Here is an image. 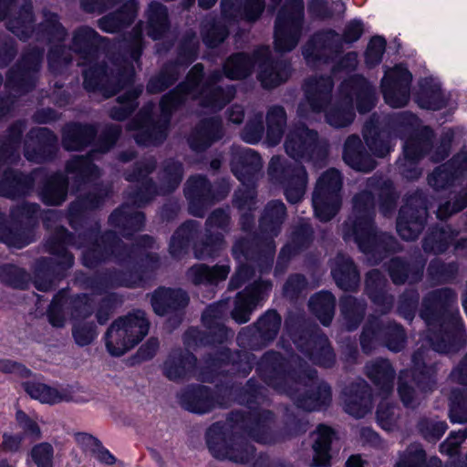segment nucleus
<instances>
[{
    "label": "nucleus",
    "mask_w": 467,
    "mask_h": 467,
    "mask_svg": "<svg viewBox=\"0 0 467 467\" xmlns=\"http://www.w3.org/2000/svg\"><path fill=\"white\" fill-rule=\"evenodd\" d=\"M202 65H195L189 72L186 82L180 85L176 91L163 97L161 101L163 119L160 123L152 124L149 119H145L143 121L134 124L132 129L140 130L136 135L138 143H158L165 138L168 118L172 109L183 100L182 96L195 99L197 94H200V103L211 111L220 110L234 98V89L232 87L223 90L214 86L215 82L221 78L219 73L213 74L209 82L201 87L199 80L202 75Z\"/></svg>",
    "instance_id": "f257e3e1"
},
{
    "label": "nucleus",
    "mask_w": 467,
    "mask_h": 467,
    "mask_svg": "<svg viewBox=\"0 0 467 467\" xmlns=\"http://www.w3.org/2000/svg\"><path fill=\"white\" fill-rule=\"evenodd\" d=\"M456 301L455 294L450 289L432 292L423 301L421 317L427 322L430 330L439 324L441 331L430 338L433 349L441 353H448L453 349V341L462 336V323L458 315L446 308Z\"/></svg>",
    "instance_id": "f03ea898"
},
{
    "label": "nucleus",
    "mask_w": 467,
    "mask_h": 467,
    "mask_svg": "<svg viewBox=\"0 0 467 467\" xmlns=\"http://www.w3.org/2000/svg\"><path fill=\"white\" fill-rule=\"evenodd\" d=\"M333 83L329 78H311L305 86L306 100L298 107V115L306 119H317V115L325 112L327 122L342 128L349 125L355 117L352 109L353 99L347 96L340 101L328 103Z\"/></svg>",
    "instance_id": "7ed1b4c3"
},
{
    "label": "nucleus",
    "mask_w": 467,
    "mask_h": 467,
    "mask_svg": "<svg viewBox=\"0 0 467 467\" xmlns=\"http://www.w3.org/2000/svg\"><path fill=\"white\" fill-rule=\"evenodd\" d=\"M372 210L373 200L370 192L355 196L352 217L345 223L343 229L345 240L353 238L359 249L366 254L380 249V240H392L386 234L377 235L372 224Z\"/></svg>",
    "instance_id": "20e7f679"
},
{
    "label": "nucleus",
    "mask_w": 467,
    "mask_h": 467,
    "mask_svg": "<svg viewBox=\"0 0 467 467\" xmlns=\"http://www.w3.org/2000/svg\"><path fill=\"white\" fill-rule=\"evenodd\" d=\"M72 318H85L91 315L92 307L85 296L68 299L64 295L56 296L49 310L48 319L53 327H61L65 325V311H69ZM73 337L78 346L90 344L97 337L96 327L92 323L76 321L73 326Z\"/></svg>",
    "instance_id": "39448f33"
},
{
    "label": "nucleus",
    "mask_w": 467,
    "mask_h": 467,
    "mask_svg": "<svg viewBox=\"0 0 467 467\" xmlns=\"http://www.w3.org/2000/svg\"><path fill=\"white\" fill-rule=\"evenodd\" d=\"M149 321L142 311H136L115 320L106 334V347L113 356H121L135 347L148 334Z\"/></svg>",
    "instance_id": "423d86ee"
},
{
    "label": "nucleus",
    "mask_w": 467,
    "mask_h": 467,
    "mask_svg": "<svg viewBox=\"0 0 467 467\" xmlns=\"http://www.w3.org/2000/svg\"><path fill=\"white\" fill-rule=\"evenodd\" d=\"M363 33V26L359 21L349 22L340 37L334 31L317 34L305 47L304 57L308 64H316L327 60L342 47V42L352 43L357 41Z\"/></svg>",
    "instance_id": "0eeeda50"
},
{
    "label": "nucleus",
    "mask_w": 467,
    "mask_h": 467,
    "mask_svg": "<svg viewBox=\"0 0 467 467\" xmlns=\"http://www.w3.org/2000/svg\"><path fill=\"white\" fill-rule=\"evenodd\" d=\"M341 176L334 169L324 172L317 181L313 194V207L320 221L327 222L337 213L341 204Z\"/></svg>",
    "instance_id": "6e6552de"
},
{
    "label": "nucleus",
    "mask_w": 467,
    "mask_h": 467,
    "mask_svg": "<svg viewBox=\"0 0 467 467\" xmlns=\"http://www.w3.org/2000/svg\"><path fill=\"white\" fill-rule=\"evenodd\" d=\"M303 11V0H291L278 14L275 32L277 51L287 52L297 45Z\"/></svg>",
    "instance_id": "1a4fd4ad"
},
{
    "label": "nucleus",
    "mask_w": 467,
    "mask_h": 467,
    "mask_svg": "<svg viewBox=\"0 0 467 467\" xmlns=\"http://www.w3.org/2000/svg\"><path fill=\"white\" fill-rule=\"evenodd\" d=\"M207 443L211 453L219 460L245 462L254 454L253 446L241 437H226L219 425H213L207 432Z\"/></svg>",
    "instance_id": "9d476101"
},
{
    "label": "nucleus",
    "mask_w": 467,
    "mask_h": 467,
    "mask_svg": "<svg viewBox=\"0 0 467 467\" xmlns=\"http://www.w3.org/2000/svg\"><path fill=\"white\" fill-rule=\"evenodd\" d=\"M268 172L274 180L285 179V193L288 202H297L302 199L307 181L306 170L302 166H285L281 158L275 156L270 161Z\"/></svg>",
    "instance_id": "9b49d317"
},
{
    "label": "nucleus",
    "mask_w": 467,
    "mask_h": 467,
    "mask_svg": "<svg viewBox=\"0 0 467 467\" xmlns=\"http://www.w3.org/2000/svg\"><path fill=\"white\" fill-rule=\"evenodd\" d=\"M411 74L403 67L396 66L385 72L381 80L384 99L392 108L405 106L410 99Z\"/></svg>",
    "instance_id": "f8f14e48"
},
{
    "label": "nucleus",
    "mask_w": 467,
    "mask_h": 467,
    "mask_svg": "<svg viewBox=\"0 0 467 467\" xmlns=\"http://www.w3.org/2000/svg\"><path fill=\"white\" fill-rule=\"evenodd\" d=\"M426 209L420 198H411L400 212L397 231L404 240H414L423 228Z\"/></svg>",
    "instance_id": "ddd939ff"
},
{
    "label": "nucleus",
    "mask_w": 467,
    "mask_h": 467,
    "mask_svg": "<svg viewBox=\"0 0 467 467\" xmlns=\"http://www.w3.org/2000/svg\"><path fill=\"white\" fill-rule=\"evenodd\" d=\"M270 288L271 285L268 282H259L239 293L232 311L233 318L238 323H246L252 311L264 299Z\"/></svg>",
    "instance_id": "4468645a"
},
{
    "label": "nucleus",
    "mask_w": 467,
    "mask_h": 467,
    "mask_svg": "<svg viewBox=\"0 0 467 467\" xmlns=\"http://www.w3.org/2000/svg\"><path fill=\"white\" fill-rule=\"evenodd\" d=\"M317 135L304 126L295 127L289 130L285 149L286 153L293 159H304L310 155L313 150Z\"/></svg>",
    "instance_id": "2eb2a0df"
},
{
    "label": "nucleus",
    "mask_w": 467,
    "mask_h": 467,
    "mask_svg": "<svg viewBox=\"0 0 467 467\" xmlns=\"http://www.w3.org/2000/svg\"><path fill=\"white\" fill-rule=\"evenodd\" d=\"M429 145V140L422 138L410 139L405 142L404 158L399 161V167L407 179L413 180L420 175L415 164L424 155Z\"/></svg>",
    "instance_id": "dca6fc26"
},
{
    "label": "nucleus",
    "mask_w": 467,
    "mask_h": 467,
    "mask_svg": "<svg viewBox=\"0 0 467 467\" xmlns=\"http://www.w3.org/2000/svg\"><path fill=\"white\" fill-rule=\"evenodd\" d=\"M223 13L225 17H240L254 21L264 10L263 0H222Z\"/></svg>",
    "instance_id": "f3484780"
},
{
    "label": "nucleus",
    "mask_w": 467,
    "mask_h": 467,
    "mask_svg": "<svg viewBox=\"0 0 467 467\" xmlns=\"http://www.w3.org/2000/svg\"><path fill=\"white\" fill-rule=\"evenodd\" d=\"M187 303L188 296L185 292L181 289L171 290L160 288L151 296L152 308L159 316L165 315L170 309L184 306Z\"/></svg>",
    "instance_id": "a211bd4d"
},
{
    "label": "nucleus",
    "mask_w": 467,
    "mask_h": 467,
    "mask_svg": "<svg viewBox=\"0 0 467 467\" xmlns=\"http://www.w3.org/2000/svg\"><path fill=\"white\" fill-rule=\"evenodd\" d=\"M223 136L222 122L215 119L203 121L190 138L191 148L203 150Z\"/></svg>",
    "instance_id": "6ab92c4d"
},
{
    "label": "nucleus",
    "mask_w": 467,
    "mask_h": 467,
    "mask_svg": "<svg viewBox=\"0 0 467 467\" xmlns=\"http://www.w3.org/2000/svg\"><path fill=\"white\" fill-rule=\"evenodd\" d=\"M361 141L358 136L348 138L344 148V160L351 168L360 171H369L375 167V161L360 150Z\"/></svg>",
    "instance_id": "aec40b11"
},
{
    "label": "nucleus",
    "mask_w": 467,
    "mask_h": 467,
    "mask_svg": "<svg viewBox=\"0 0 467 467\" xmlns=\"http://www.w3.org/2000/svg\"><path fill=\"white\" fill-rule=\"evenodd\" d=\"M368 377L379 387L382 399L392 391L394 370L387 360H379L367 365Z\"/></svg>",
    "instance_id": "412c9836"
},
{
    "label": "nucleus",
    "mask_w": 467,
    "mask_h": 467,
    "mask_svg": "<svg viewBox=\"0 0 467 467\" xmlns=\"http://www.w3.org/2000/svg\"><path fill=\"white\" fill-rule=\"evenodd\" d=\"M368 377L379 387L382 399L392 391L394 370L387 360H379L367 365Z\"/></svg>",
    "instance_id": "4be33fe9"
},
{
    "label": "nucleus",
    "mask_w": 467,
    "mask_h": 467,
    "mask_svg": "<svg viewBox=\"0 0 467 467\" xmlns=\"http://www.w3.org/2000/svg\"><path fill=\"white\" fill-rule=\"evenodd\" d=\"M262 167L260 156L249 148L239 150L233 160V171L240 181H244L247 175L253 176Z\"/></svg>",
    "instance_id": "5701e85b"
},
{
    "label": "nucleus",
    "mask_w": 467,
    "mask_h": 467,
    "mask_svg": "<svg viewBox=\"0 0 467 467\" xmlns=\"http://www.w3.org/2000/svg\"><path fill=\"white\" fill-rule=\"evenodd\" d=\"M332 275L337 285L344 290H350L358 283V274L348 257L338 255L332 267Z\"/></svg>",
    "instance_id": "b1692460"
},
{
    "label": "nucleus",
    "mask_w": 467,
    "mask_h": 467,
    "mask_svg": "<svg viewBox=\"0 0 467 467\" xmlns=\"http://www.w3.org/2000/svg\"><path fill=\"white\" fill-rule=\"evenodd\" d=\"M230 272L227 265H214L209 267L200 264L191 267L188 271V278L195 285L216 284L225 280Z\"/></svg>",
    "instance_id": "393cba45"
},
{
    "label": "nucleus",
    "mask_w": 467,
    "mask_h": 467,
    "mask_svg": "<svg viewBox=\"0 0 467 467\" xmlns=\"http://www.w3.org/2000/svg\"><path fill=\"white\" fill-rule=\"evenodd\" d=\"M285 216V207L283 202L276 201L267 205L260 223L261 231L267 239L278 234Z\"/></svg>",
    "instance_id": "a878e982"
},
{
    "label": "nucleus",
    "mask_w": 467,
    "mask_h": 467,
    "mask_svg": "<svg viewBox=\"0 0 467 467\" xmlns=\"http://www.w3.org/2000/svg\"><path fill=\"white\" fill-rule=\"evenodd\" d=\"M345 410L356 418L365 416L371 410V396L367 384L358 386L355 393H346Z\"/></svg>",
    "instance_id": "bb28decb"
},
{
    "label": "nucleus",
    "mask_w": 467,
    "mask_h": 467,
    "mask_svg": "<svg viewBox=\"0 0 467 467\" xmlns=\"http://www.w3.org/2000/svg\"><path fill=\"white\" fill-rule=\"evenodd\" d=\"M195 362L196 359L191 353H173L165 361L163 371L170 379H178L190 372Z\"/></svg>",
    "instance_id": "cd10ccee"
},
{
    "label": "nucleus",
    "mask_w": 467,
    "mask_h": 467,
    "mask_svg": "<svg viewBox=\"0 0 467 467\" xmlns=\"http://www.w3.org/2000/svg\"><path fill=\"white\" fill-rule=\"evenodd\" d=\"M333 431L326 426H319L315 442L313 444L314 457L313 464L317 467H327L329 465V448L332 441Z\"/></svg>",
    "instance_id": "c85d7f7f"
},
{
    "label": "nucleus",
    "mask_w": 467,
    "mask_h": 467,
    "mask_svg": "<svg viewBox=\"0 0 467 467\" xmlns=\"http://www.w3.org/2000/svg\"><path fill=\"white\" fill-rule=\"evenodd\" d=\"M420 107L427 109H439L443 105L440 84L432 79H425L420 84V92L417 96Z\"/></svg>",
    "instance_id": "c756f323"
},
{
    "label": "nucleus",
    "mask_w": 467,
    "mask_h": 467,
    "mask_svg": "<svg viewBox=\"0 0 467 467\" xmlns=\"http://www.w3.org/2000/svg\"><path fill=\"white\" fill-rule=\"evenodd\" d=\"M286 121L285 112L281 107H273L266 116L267 130L265 142L269 146L277 145L283 135V129Z\"/></svg>",
    "instance_id": "7c9ffc66"
},
{
    "label": "nucleus",
    "mask_w": 467,
    "mask_h": 467,
    "mask_svg": "<svg viewBox=\"0 0 467 467\" xmlns=\"http://www.w3.org/2000/svg\"><path fill=\"white\" fill-rule=\"evenodd\" d=\"M309 306L320 322L327 326L330 324L335 307V297L329 292H320L311 297Z\"/></svg>",
    "instance_id": "2f4dec72"
},
{
    "label": "nucleus",
    "mask_w": 467,
    "mask_h": 467,
    "mask_svg": "<svg viewBox=\"0 0 467 467\" xmlns=\"http://www.w3.org/2000/svg\"><path fill=\"white\" fill-rule=\"evenodd\" d=\"M95 131L91 127L72 125L66 129L63 144L67 150H78L88 144L94 137Z\"/></svg>",
    "instance_id": "473e14b6"
},
{
    "label": "nucleus",
    "mask_w": 467,
    "mask_h": 467,
    "mask_svg": "<svg viewBox=\"0 0 467 467\" xmlns=\"http://www.w3.org/2000/svg\"><path fill=\"white\" fill-rule=\"evenodd\" d=\"M136 5L135 3H128L124 9L119 14L105 16L99 20V27L105 31L113 33L119 30L123 25L130 24L136 16Z\"/></svg>",
    "instance_id": "72a5a7b5"
},
{
    "label": "nucleus",
    "mask_w": 467,
    "mask_h": 467,
    "mask_svg": "<svg viewBox=\"0 0 467 467\" xmlns=\"http://www.w3.org/2000/svg\"><path fill=\"white\" fill-rule=\"evenodd\" d=\"M383 285L384 280L379 271L373 270L368 274L366 280L367 292L376 304L382 305V311L385 312L390 308L392 300L384 294Z\"/></svg>",
    "instance_id": "f704fd0d"
},
{
    "label": "nucleus",
    "mask_w": 467,
    "mask_h": 467,
    "mask_svg": "<svg viewBox=\"0 0 467 467\" xmlns=\"http://www.w3.org/2000/svg\"><path fill=\"white\" fill-rule=\"evenodd\" d=\"M289 67L286 64H266L263 63L259 73V80L265 88H274L288 78Z\"/></svg>",
    "instance_id": "c9c22d12"
},
{
    "label": "nucleus",
    "mask_w": 467,
    "mask_h": 467,
    "mask_svg": "<svg viewBox=\"0 0 467 467\" xmlns=\"http://www.w3.org/2000/svg\"><path fill=\"white\" fill-rule=\"evenodd\" d=\"M16 422L22 431L23 439L28 438L31 441H38L42 438L40 423L42 420L35 414H27L21 410L16 412Z\"/></svg>",
    "instance_id": "e433bc0d"
},
{
    "label": "nucleus",
    "mask_w": 467,
    "mask_h": 467,
    "mask_svg": "<svg viewBox=\"0 0 467 467\" xmlns=\"http://www.w3.org/2000/svg\"><path fill=\"white\" fill-rule=\"evenodd\" d=\"M26 391L42 403L55 404L66 400V395L42 383H26Z\"/></svg>",
    "instance_id": "4c0bfd02"
},
{
    "label": "nucleus",
    "mask_w": 467,
    "mask_h": 467,
    "mask_svg": "<svg viewBox=\"0 0 467 467\" xmlns=\"http://www.w3.org/2000/svg\"><path fill=\"white\" fill-rule=\"evenodd\" d=\"M149 32L153 38H160L167 29V10L159 3H151L149 7Z\"/></svg>",
    "instance_id": "58836bf2"
},
{
    "label": "nucleus",
    "mask_w": 467,
    "mask_h": 467,
    "mask_svg": "<svg viewBox=\"0 0 467 467\" xmlns=\"http://www.w3.org/2000/svg\"><path fill=\"white\" fill-rule=\"evenodd\" d=\"M254 62L250 57L237 54L231 57L224 65V73L231 79L243 78L251 73Z\"/></svg>",
    "instance_id": "ea45409f"
},
{
    "label": "nucleus",
    "mask_w": 467,
    "mask_h": 467,
    "mask_svg": "<svg viewBox=\"0 0 467 467\" xmlns=\"http://www.w3.org/2000/svg\"><path fill=\"white\" fill-rule=\"evenodd\" d=\"M67 181L62 175L54 177L42 192L43 201L50 205H58L66 198Z\"/></svg>",
    "instance_id": "a19ab883"
},
{
    "label": "nucleus",
    "mask_w": 467,
    "mask_h": 467,
    "mask_svg": "<svg viewBox=\"0 0 467 467\" xmlns=\"http://www.w3.org/2000/svg\"><path fill=\"white\" fill-rule=\"evenodd\" d=\"M330 388L321 383L317 386V392L311 393L307 397L297 398V406L307 410H317L326 405L330 400Z\"/></svg>",
    "instance_id": "79ce46f5"
},
{
    "label": "nucleus",
    "mask_w": 467,
    "mask_h": 467,
    "mask_svg": "<svg viewBox=\"0 0 467 467\" xmlns=\"http://www.w3.org/2000/svg\"><path fill=\"white\" fill-rule=\"evenodd\" d=\"M141 92V87H137L132 90L128 91L124 96L119 97V107H115L111 109L110 117L118 120L125 119L135 109V100Z\"/></svg>",
    "instance_id": "37998d69"
},
{
    "label": "nucleus",
    "mask_w": 467,
    "mask_h": 467,
    "mask_svg": "<svg viewBox=\"0 0 467 467\" xmlns=\"http://www.w3.org/2000/svg\"><path fill=\"white\" fill-rule=\"evenodd\" d=\"M0 241L8 246L15 248H22L30 243L25 233L16 229L14 231L9 224L0 218Z\"/></svg>",
    "instance_id": "c03bdc74"
},
{
    "label": "nucleus",
    "mask_w": 467,
    "mask_h": 467,
    "mask_svg": "<svg viewBox=\"0 0 467 467\" xmlns=\"http://www.w3.org/2000/svg\"><path fill=\"white\" fill-rule=\"evenodd\" d=\"M30 456L37 467H53L54 448L49 442H39L33 446Z\"/></svg>",
    "instance_id": "a18cd8bd"
},
{
    "label": "nucleus",
    "mask_w": 467,
    "mask_h": 467,
    "mask_svg": "<svg viewBox=\"0 0 467 467\" xmlns=\"http://www.w3.org/2000/svg\"><path fill=\"white\" fill-rule=\"evenodd\" d=\"M214 402L206 388H199L188 403L187 409L196 413H206L214 408Z\"/></svg>",
    "instance_id": "49530a36"
},
{
    "label": "nucleus",
    "mask_w": 467,
    "mask_h": 467,
    "mask_svg": "<svg viewBox=\"0 0 467 467\" xmlns=\"http://www.w3.org/2000/svg\"><path fill=\"white\" fill-rule=\"evenodd\" d=\"M281 318L275 311H268L257 322V328L265 338L274 337L279 329Z\"/></svg>",
    "instance_id": "de8ad7c7"
},
{
    "label": "nucleus",
    "mask_w": 467,
    "mask_h": 467,
    "mask_svg": "<svg viewBox=\"0 0 467 467\" xmlns=\"http://www.w3.org/2000/svg\"><path fill=\"white\" fill-rule=\"evenodd\" d=\"M98 34L89 27L78 29L73 37V48L76 52H89L91 46L96 42Z\"/></svg>",
    "instance_id": "09e8293b"
},
{
    "label": "nucleus",
    "mask_w": 467,
    "mask_h": 467,
    "mask_svg": "<svg viewBox=\"0 0 467 467\" xmlns=\"http://www.w3.org/2000/svg\"><path fill=\"white\" fill-rule=\"evenodd\" d=\"M263 132V115L258 113L249 119L241 136L248 143H256L261 140Z\"/></svg>",
    "instance_id": "8fccbe9b"
},
{
    "label": "nucleus",
    "mask_w": 467,
    "mask_h": 467,
    "mask_svg": "<svg viewBox=\"0 0 467 467\" xmlns=\"http://www.w3.org/2000/svg\"><path fill=\"white\" fill-rule=\"evenodd\" d=\"M108 81H109V78L105 67L102 66L90 67L84 72V85L88 90H94L100 86L102 87Z\"/></svg>",
    "instance_id": "3c124183"
},
{
    "label": "nucleus",
    "mask_w": 467,
    "mask_h": 467,
    "mask_svg": "<svg viewBox=\"0 0 467 467\" xmlns=\"http://www.w3.org/2000/svg\"><path fill=\"white\" fill-rule=\"evenodd\" d=\"M368 188L370 190H379L380 196H386V204H382V212L387 214L392 210L395 203V194L392 191V185L388 181L380 182L379 180L370 179L368 181Z\"/></svg>",
    "instance_id": "603ef678"
},
{
    "label": "nucleus",
    "mask_w": 467,
    "mask_h": 467,
    "mask_svg": "<svg viewBox=\"0 0 467 467\" xmlns=\"http://www.w3.org/2000/svg\"><path fill=\"white\" fill-rule=\"evenodd\" d=\"M193 229L194 223L190 222L183 224L175 232L171 237L170 245L171 253L173 255H178L181 251L185 248Z\"/></svg>",
    "instance_id": "864d4df0"
},
{
    "label": "nucleus",
    "mask_w": 467,
    "mask_h": 467,
    "mask_svg": "<svg viewBox=\"0 0 467 467\" xmlns=\"http://www.w3.org/2000/svg\"><path fill=\"white\" fill-rule=\"evenodd\" d=\"M68 173L77 172L82 178L97 176L99 174L98 168L93 165L88 158H74L67 165Z\"/></svg>",
    "instance_id": "5fc2aeb1"
},
{
    "label": "nucleus",
    "mask_w": 467,
    "mask_h": 467,
    "mask_svg": "<svg viewBox=\"0 0 467 467\" xmlns=\"http://www.w3.org/2000/svg\"><path fill=\"white\" fill-rule=\"evenodd\" d=\"M210 192V185L202 176L192 177L186 184L185 194L189 199L204 197Z\"/></svg>",
    "instance_id": "6e6d98bb"
},
{
    "label": "nucleus",
    "mask_w": 467,
    "mask_h": 467,
    "mask_svg": "<svg viewBox=\"0 0 467 467\" xmlns=\"http://www.w3.org/2000/svg\"><path fill=\"white\" fill-rule=\"evenodd\" d=\"M22 189V181L14 171L5 174V179L0 182V195L15 198Z\"/></svg>",
    "instance_id": "4d7b16f0"
},
{
    "label": "nucleus",
    "mask_w": 467,
    "mask_h": 467,
    "mask_svg": "<svg viewBox=\"0 0 467 467\" xmlns=\"http://www.w3.org/2000/svg\"><path fill=\"white\" fill-rule=\"evenodd\" d=\"M80 437L83 442L94 446L92 455L95 459L108 465L116 462V458L107 449L103 448L94 437L88 434H83Z\"/></svg>",
    "instance_id": "13d9d810"
},
{
    "label": "nucleus",
    "mask_w": 467,
    "mask_h": 467,
    "mask_svg": "<svg viewBox=\"0 0 467 467\" xmlns=\"http://www.w3.org/2000/svg\"><path fill=\"white\" fill-rule=\"evenodd\" d=\"M385 46L386 42L380 36H375L370 40L366 51V62L368 65L375 66L380 62Z\"/></svg>",
    "instance_id": "bf43d9fd"
},
{
    "label": "nucleus",
    "mask_w": 467,
    "mask_h": 467,
    "mask_svg": "<svg viewBox=\"0 0 467 467\" xmlns=\"http://www.w3.org/2000/svg\"><path fill=\"white\" fill-rule=\"evenodd\" d=\"M396 409L383 400L379 403L377 410V418L379 424L385 430H391L396 422Z\"/></svg>",
    "instance_id": "052dcab7"
},
{
    "label": "nucleus",
    "mask_w": 467,
    "mask_h": 467,
    "mask_svg": "<svg viewBox=\"0 0 467 467\" xmlns=\"http://www.w3.org/2000/svg\"><path fill=\"white\" fill-rule=\"evenodd\" d=\"M310 358L324 367H329L333 363L334 355L327 338L319 339V352H311Z\"/></svg>",
    "instance_id": "680f3d73"
},
{
    "label": "nucleus",
    "mask_w": 467,
    "mask_h": 467,
    "mask_svg": "<svg viewBox=\"0 0 467 467\" xmlns=\"http://www.w3.org/2000/svg\"><path fill=\"white\" fill-rule=\"evenodd\" d=\"M371 131L366 130L364 138L367 145L379 157L385 156L390 150V145L384 143L382 140L383 135L379 134L377 138L370 135Z\"/></svg>",
    "instance_id": "e2e57ef3"
},
{
    "label": "nucleus",
    "mask_w": 467,
    "mask_h": 467,
    "mask_svg": "<svg viewBox=\"0 0 467 467\" xmlns=\"http://www.w3.org/2000/svg\"><path fill=\"white\" fill-rule=\"evenodd\" d=\"M342 313L344 314L347 319H350L355 317L357 323L355 325H349L348 328L353 329L356 327L357 324L360 321L363 316V308L360 306H356V300L352 297H346L342 301Z\"/></svg>",
    "instance_id": "0e129e2a"
},
{
    "label": "nucleus",
    "mask_w": 467,
    "mask_h": 467,
    "mask_svg": "<svg viewBox=\"0 0 467 467\" xmlns=\"http://www.w3.org/2000/svg\"><path fill=\"white\" fill-rule=\"evenodd\" d=\"M465 431H459L451 434V436L441 444L440 449L442 453L454 455L458 451L459 445L466 439Z\"/></svg>",
    "instance_id": "69168bd1"
},
{
    "label": "nucleus",
    "mask_w": 467,
    "mask_h": 467,
    "mask_svg": "<svg viewBox=\"0 0 467 467\" xmlns=\"http://www.w3.org/2000/svg\"><path fill=\"white\" fill-rule=\"evenodd\" d=\"M453 175L445 166L436 169L429 177V183L435 189H442L450 183Z\"/></svg>",
    "instance_id": "338daca9"
},
{
    "label": "nucleus",
    "mask_w": 467,
    "mask_h": 467,
    "mask_svg": "<svg viewBox=\"0 0 467 467\" xmlns=\"http://www.w3.org/2000/svg\"><path fill=\"white\" fill-rule=\"evenodd\" d=\"M223 245V238L221 235L217 234L214 240H211L210 242L203 244L202 245H197L195 247V254L198 258H205L208 256H213L218 249H220Z\"/></svg>",
    "instance_id": "774afa93"
}]
</instances>
